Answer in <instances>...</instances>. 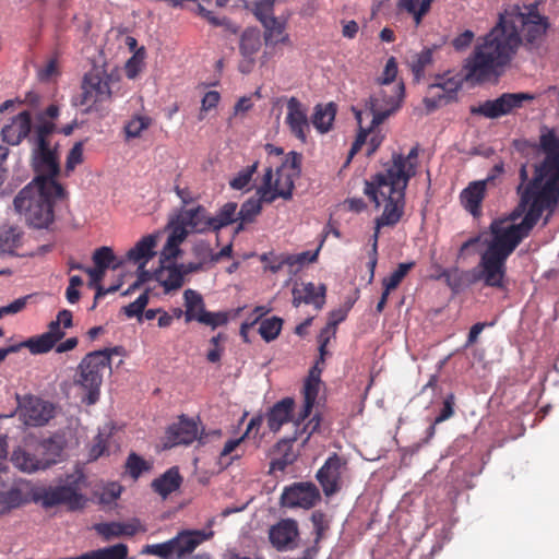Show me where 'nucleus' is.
<instances>
[{"instance_id":"obj_1","label":"nucleus","mask_w":559,"mask_h":559,"mask_svg":"<svg viewBox=\"0 0 559 559\" xmlns=\"http://www.w3.org/2000/svg\"><path fill=\"white\" fill-rule=\"evenodd\" d=\"M548 23L538 12V3L512 5L499 14L497 25L481 38L466 59L465 79L484 82L506 67L519 47L535 45L546 34Z\"/></svg>"},{"instance_id":"obj_2","label":"nucleus","mask_w":559,"mask_h":559,"mask_svg":"<svg viewBox=\"0 0 559 559\" xmlns=\"http://www.w3.org/2000/svg\"><path fill=\"white\" fill-rule=\"evenodd\" d=\"M418 147H413L406 156L394 153L392 163L384 171L378 173L365 181L364 193L376 207L384 205L382 214L377 217L379 227H393L404 215L405 191L409 180L416 175Z\"/></svg>"},{"instance_id":"obj_3","label":"nucleus","mask_w":559,"mask_h":559,"mask_svg":"<svg viewBox=\"0 0 559 559\" xmlns=\"http://www.w3.org/2000/svg\"><path fill=\"white\" fill-rule=\"evenodd\" d=\"M524 211L526 213L520 224L504 226V222L495 221L491 223L492 239L486 250L510 257L540 219L543 212L548 211L544 222V224H547L556 207L549 201H545L542 192L531 183L527 189L522 191V203H519L514 214L521 215Z\"/></svg>"},{"instance_id":"obj_4","label":"nucleus","mask_w":559,"mask_h":559,"mask_svg":"<svg viewBox=\"0 0 559 559\" xmlns=\"http://www.w3.org/2000/svg\"><path fill=\"white\" fill-rule=\"evenodd\" d=\"M63 187L50 178L35 177L14 198L16 213L35 228H47L55 218L53 201L62 198Z\"/></svg>"},{"instance_id":"obj_5","label":"nucleus","mask_w":559,"mask_h":559,"mask_svg":"<svg viewBox=\"0 0 559 559\" xmlns=\"http://www.w3.org/2000/svg\"><path fill=\"white\" fill-rule=\"evenodd\" d=\"M539 148L545 154L544 159L534 166L535 186L545 201L556 209L559 205V136L555 130L545 129L539 135Z\"/></svg>"},{"instance_id":"obj_6","label":"nucleus","mask_w":559,"mask_h":559,"mask_svg":"<svg viewBox=\"0 0 559 559\" xmlns=\"http://www.w3.org/2000/svg\"><path fill=\"white\" fill-rule=\"evenodd\" d=\"M117 353V347L94 350L79 364L74 383L82 391V402L86 405L99 400L104 374L111 371V356Z\"/></svg>"},{"instance_id":"obj_7","label":"nucleus","mask_w":559,"mask_h":559,"mask_svg":"<svg viewBox=\"0 0 559 559\" xmlns=\"http://www.w3.org/2000/svg\"><path fill=\"white\" fill-rule=\"evenodd\" d=\"M301 154L289 152L281 166L276 168L275 178L272 166L265 169L263 175L262 195L264 200L274 202L277 198L290 200L295 188V180L299 178L301 173Z\"/></svg>"},{"instance_id":"obj_8","label":"nucleus","mask_w":559,"mask_h":559,"mask_svg":"<svg viewBox=\"0 0 559 559\" xmlns=\"http://www.w3.org/2000/svg\"><path fill=\"white\" fill-rule=\"evenodd\" d=\"M83 483V474H72L68 475L64 481L57 486H37L33 502L40 503L45 509L66 506L70 511L81 510L86 503V499L81 492Z\"/></svg>"},{"instance_id":"obj_9","label":"nucleus","mask_w":559,"mask_h":559,"mask_svg":"<svg viewBox=\"0 0 559 559\" xmlns=\"http://www.w3.org/2000/svg\"><path fill=\"white\" fill-rule=\"evenodd\" d=\"M56 131L53 121H45L39 117V124L35 126L33 143L32 165L38 174L36 177L56 180L60 173L59 157L56 148L50 145L49 136Z\"/></svg>"},{"instance_id":"obj_10","label":"nucleus","mask_w":559,"mask_h":559,"mask_svg":"<svg viewBox=\"0 0 559 559\" xmlns=\"http://www.w3.org/2000/svg\"><path fill=\"white\" fill-rule=\"evenodd\" d=\"M212 536L213 532L182 530L167 542L145 545L141 554L156 556L162 559H183Z\"/></svg>"},{"instance_id":"obj_11","label":"nucleus","mask_w":559,"mask_h":559,"mask_svg":"<svg viewBox=\"0 0 559 559\" xmlns=\"http://www.w3.org/2000/svg\"><path fill=\"white\" fill-rule=\"evenodd\" d=\"M405 86L403 82L390 87H382L372 94L366 103V111L372 115L371 128H377L391 115L396 112L403 102Z\"/></svg>"},{"instance_id":"obj_12","label":"nucleus","mask_w":559,"mask_h":559,"mask_svg":"<svg viewBox=\"0 0 559 559\" xmlns=\"http://www.w3.org/2000/svg\"><path fill=\"white\" fill-rule=\"evenodd\" d=\"M81 88L78 104L85 106L86 112L98 110L103 103L111 99L110 76L98 69L84 75Z\"/></svg>"},{"instance_id":"obj_13","label":"nucleus","mask_w":559,"mask_h":559,"mask_svg":"<svg viewBox=\"0 0 559 559\" xmlns=\"http://www.w3.org/2000/svg\"><path fill=\"white\" fill-rule=\"evenodd\" d=\"M535 97L530 93H503L496 99H489L478 106H472V115L483 116L488 119H497L512 114L514 110L524 106L525 102H531Z\"/></svg>"},{"instance_id":"obj_14","label":"nucleus","mask_w":559,"mask_h":559,"mask_svg":"<svg viewBox=\"0 0 559 559\" xmlns=\"http://www.w3.org/2000/svg\"><path fill=\"white\" fill-rule=\"evenodd\" d=\"M51 444L50 440H45L36 447L34 452L19 447L12 452L11 462L23 473L32 474L45 471L57 463L55 457L47 454Z\"/></svg>"},{"instance_id":"obj_15","label":"nucleus","mask_w":559,"mask_h":559,"mask_svg":"<svg viewBox=\"0 0 559 559\" xmlns=\"http://www.w3.org/2000/svg\"><path fill=\"white\" fill-rule=\"evenodd\" d=\"M347 469L346 460L334 453L328 457L317 472L316 477L326 497H331L341 490Z\"/></svg>"},{"instance_id":"obj_16","label":"nucleus","mask_w":559,"mask_h":559,"mask_svg":"<svg viewBox=\"0 0 559 559\" xmlns=\"http://www.w3.org/2000/svg\"><path fill=\"white\" fill-rule=\"evenodd\" d=\"M508 258L509 257L504 254L486 250L480 257V271L476 278L483 281L485 286L500 289L504 288L507 274L506 262Z\"/></svg>"},{"instance_id":"obj_17","label":"nucleus","mask_w":559,"mask_h":559,"mask_svg":"<svg viewBox=\"0 0 559 559\" xmlns=\"http://www.w3.org/2000/svg\"><path fill=\"white\" fill-rule=\"evenodd\" d=\"M321 500L318 487L311 481L294 483L285 487L281 496V503L287 508H302L309 510Z\"/></svg>"},{"instance_id":"obj_18","label":"nucleus","mask_w":559,"mask_h":559,"mask_svg":"<svg viewBox=\"0 0 559 559\" xmlns=\"http://www.w3.org/2000/svg\"><path fill=\"white\" fill-rule=\"evenodd\" d=\"M19 416L25 425L40 427L55 416V407L39 397L26 396L19 403Z\"/></svg>"},{"instance_id":"obj_19","label":"nucleus","mask_w":559,"mask_h":559,"mask_svg":"<svg viewBox=\"0 0 559 559\" xmlns=\"http://www.w3.org/2000/svg\"><path fill=\"white\" fill-rule=\"evenodd\" d=\"M461 85L462 79L451 72L438 74L435 78V82L429 85L431 96L425 99L427 107L436 108L441 104H448L453 100Z\"/></svg>"},{"instance_id":"obj_20","label":"nucleus","mask_w":559,"mask_h":559,"mask_svg":"<svg viewBox=\"0 0 559 559\" xmlns=\"http://www.w3.org/2000/svg\"><path fill=\"white\" fill-rule=\"evenodd\" d=\"M298 523L294 519H283L269 530V540L277 551H288L297 547Z\"/></svg>"},{"instance_id":"obj_21","label":"nucleus","mask_w":559,"mask_h":559,"mask_svg":"<svg viewBox=\"0 0 559 559\" xmlns=\"http://www.w3.org/2000/svg\"><path fill=\"white\" fill-rule=\"evenodd\" d=\"M325 294L326 287L324 284L316 285L312 282L295 284L292 289V304L295 308L306 304L321 310L325 304Z\"/></svg>"},{"instance_id":"obj_22","label":"nucleus","mask_w":559,"mask_h":559,"mask_svg":"<svg viewBox=\"0 0 559 559\" xmlns=\"http://www.w3.org/2000/svg\"><path fill=\"white\" fill-rule=\"evenodd\" d=\"M32 127V114L24 110L1 129L2 141L9 145H19L23 140L31 139Z\"/></svg>"},{"instance_id":"obj_23","label":"nucleus","mask_w":559,"mask_h":559,"mask_svg":"<svg viewBox=\"0 0 559 559\" xmlns=\"http://www.w3.org/2000/svg\"><path fill=\"white\" fill-rule=\"evenodd\" d=\"M199 437V425L194 419L180 416L166 431L167 445L191 444Z\"/></svg>"},{"instance_id":"obj_24","label":"nucleus","mask_w":559,"mask_h":559,"mask_svg":"<svg viewBox=\"0 0 559 559\" xmlns=\"http://www.w3.org/2000/svg\"><path fill=\"white\" fill-rule=\"evenodd\" d=\"M36 488L37 486H33L31 481L14 483L10 488L0 492V507L2 510H11L33 502Z\"/></svg>"},{"instance_id":"obj_25","label":"nucleus","mask_w":559,"mask_h":559,"mask_svg":"<svg viewBox=\"0 0 559 559\" xmlns=\"http://www.w3.org/2000/svg\"><path fill=\"white\" fill-rule=\"evenodd\" d=\"M285 120L292 134L302 143H306L310 124L306 110L296 97H290L287 102V116Z\"/></svg>"},{"instance_id":"obj_26","label":"nucleus","mask_w":559,"mask_h":559,"mask_svg":"<svg viewBox=\"0 0 559 559\" xmlns=\"http://www.w3.org/2000/svg\"><path fill=\"white\" fill-rule=\"evenodd\" d=\"M321 372H322L321 368H319L318 366H313L310 369L307 379L305 380L304 390H302L304 406L300 409V412L298 413V416L296 419L297 427H299V425L301 423H304L311 415L312 408L316 404V401H317V397L319 394V389H320V383H321V379H320Z\"/></svg>"},{"instance_id":"obj_27","label":"nucleus","mask_w":559,"mask_h":559,"mask_svg":"<svg viewBox=\"0 0 559 559\" xmlns=\"http://www.w3.org/2000/svg\"><path fill=\"white\" fill-rule=\"evenodd\" d=\"M182 224L190 233L203 234L212 230V221L206 209L198 205L193 209H187L179 212Z\"/></svg>"},{"instance_id":"obj_28","label":"nucleus","mask_w":559,"mask_h":559,"mask_svg":"<svg viewBox=\"0 0 559 559\" xmlns=\"http://www.w3.org/2000/svg\"><path fill=\"white\" fill-rule=\"evenodd\" d=\"M295 401L285 397L275 403L266 414L267 427L272 432H277L282 426L293 419Z\"/></svg>"},{"instance_id":"obj_29","label":"nucleus","mask_w":559,"mask_h":559,"mask_svg":"<svg viewBox=\"0 0 559 559\" xmlns=\"http://www.w3.org/2000/svg\"><path fill=\"white\" fill-rule=\"evenodd\" d=\"M486 181L471 182L460 195L461 203L473 216L481 213V202L485 198Z\"/></svg>"},{"instance_id":"obj_30","label":"nucleus","mask_w":559,"mask_h":559,"mask_svg":"<svg viewBox=\"0 0 559 559\" xmlns=\"http://www.w3.org/2000/svg\"><path fill=\"white\" fill-rule=\"evenodd\" d=\"M154 280L164 287L165 293L179 289L185 282L183 272L176 264H162L154 271Z\"/></svg>"},{"instance_id":"obj_31","label":"nucleus","mask_w":559,"mask_h":559,"mask_svg":"<svg viewBox=\"0 0 559 559\" xmlns=\"http://www.w3.org/2000/svg\"><path fill=\"white\" fill-rule=\"evenodd\" d=\"M94 528L105 540H110L115 537L134 536L140 530V524L138 522H105L95 524Z\"/></svg>"},{"instance_id":"obj_32","label":"nucleus","mask_w":559,"mask_h":559,"mask_svg":"<svg viewBox=\"0 0 559 559\" xmlns=\"http://www.w3.org/2000/svg\"><path fill=\"white\" fill-rule=\"evenodd\" d=\"M298 439L294 436L289 439H282L276 443L275 457L271 461V469L284 472L288 465H292L297 456L293 451V443Z\"/></svg>"},{"instance_id":"obj_33","label":"nucleus","mask_w":559,"mask_h":559,"mask_svg":"<svg viewBox=\"0 0 559 559\" xmlns=\"http://www.w3.org/2000/svg\"><path fill=\"white\" fill-rule=\"evenodd\" d=\"M155 246L156 237L154 235L144 236L127 252L123 260L135 264L147 263L155 255Z\"/></svg>"},{"instance_id":"obj_34","label":"nucleus","mask_w":559,"mask_h":559,"mask_svg":"<svg viewBox=\"0 0 559 559\" xmlns=\"http://www.w3.org/2000/svg\"><path fill=\"white\" fill-rule=\"evenodd\" d=\"M181 483L182 477L180 476L178 468L171 467L152 481V488L159 496L166 498L179 489Z\"/></svg>"},{"instance_id":"obj_35","label":"nucleus","mask_w":559,"mask_h":559,"mask_svg":"<svg viewBox=\"0 0 559 559\" xmlns=\"http://www.w3.org/2000/svg\"><path fill=\"white\" fill-rule=\"evenodd\" d=\"M183 301L185 321L187 323L191 321L199 322V317L206 312L202 295L194 289L188 288L183 292Z\"/></svg>"},{"instance_id":"obj_36","label":"nucleus","mask_w":559,"mask_h":559,"mask_svg":"<svg viewBox=\"0 0 559 559\" xmlns=\"http://www.w3.org/2000/svg\"><path fill=\"white\" fill-rule=\"evenodd\" d=\"M262 189H263V181L261 182L260 187L257 189V197L249 198L247 201H245L241 204V207L238 212V218L239 221H242V223H252L255 217L261 213L262 211V204L267 203L271 204L272 202H269L264 200V197L262 195Z\"/></svg>"},{"instance_id":"obj_37","label":"nucleus","mask_w":559,"mask_h":559,"mask_svg":"<svg viewBox=\"0 0 559 559\" xmlns=\"http://www.w3.org/2000/svg\"><path fill=\"white\" fill-rule=\"evenodd\" d=\"M264 27V41L266 46H276L278 44L292 45L289 35L285 31V23L277 19L266 20Z\"/></svg>"},{"instance_id":"obj_38","label":"nucleus","mask_w":559,"mask_h":559,"mask_svg":"<svg viewBox=\"0 0 559 559\" xmlns=\"http://www.w3.org/2000/svg\"><path fill=\"white\" fill-rule=\"evenodd\" d=\"M335 115L336 106L333 103L317 105L311 120L312 124L320 133H325L331 130Z\"/></svg>"},{"instance_id":"obj_39","label":"nucleus","mask_w":559,"mask_h":559,"mask_svg":"<svg viewBox=\"0 0 559 559\" xmlns=\"http://www.w3.org/2000/svg\"><path fill=\"white\" fill-rule=\"evenodd\" d=\"M310 521L313 526L314 539L313 544L307 549H316L317 557L321 548L320 543L325 538L326 533L330 530L331 521L321 510L313 511L310 516Z\"/></svg>"},{"instance_id":"obj_40","label":"nucleus","mask_w":559,"mask_h":559,"mask_svg":"<svg viewBox=\"0 0 559 559\" xmlns=\"http://www.w3.org/2000/svg\"><path fill=\"white\" fill-rule=\"evenodd\" d=\"M92 260H93V262L95 264L94 267L103 270L105 272L109 267H111L112 270H118L124 263V260L123 259H118L115 255L114 250L110 247H107V246H104V247H100V248L96 249L93 252Z\"/></svg>"},{"instance_id":"obj_41","label":"nucleus","mask_w":559,"mask_h":559,"mask_svg":"<svg viewBox=\"0 0 559 559\" xmlns=\"http://www.w3.org/2000/svg\"><path fill=\"white\" fill-rule=\"evenodd\" d=\"M84 559H131L129 548L126 544L119 543L104 548L83 552Z\"/></svg>"},{"instance_id":"obj_42","label":"nucleus","mask_w":559,"mask_h":559,"mask_svg":"<svg viewBox=\"0 0 559 559\" xmlns=\"http://www.w3.org/2000/svg\"><path fill=\"white\" fill-rule=\"evenodd\" d=\"M212 230L218 231L222 228L239 221L237 212V203L227 202L225 203L215 216H211Z\"/></svg>"},{"instance_id":"obj_43","label":"nucleus","mask_w":559,"mask_h":559,"mask_svg":"<svg viewBox=\"0 0 559 559\" xmlns=\"http://www.w3.org/2000/svg\"><path fill=\"white\" fill-rule=\"evenodd\" d=\"M432 48H424L411 57L408 64L416 82L424 78L426 68L432 63Z\"/></svg>"},{"instance_id":"obj_44","label":"nucleus","mask_w":559,"mask_h":559,"mask_svg":"<svg viewBox=\"0 0 559 559\" xmlns=\"http://www.w3.org/2000/svg\"><path fill=\"white\" fill-rule=\"evenodd\" d=\"M245 440V436H241L238 439L228 440L223 450L219 453V464L224 467H228L234 461L239 460L245 450L241 449V443Z\"/></svg>"},{"instance_id":"obj_45","label":"nucleus","mask_w":559,"mask_h":559,"mask_svg":"<svg viewBox=\"0 0 559 559\" xmlns=\"http://www.w3.org/2000/svg\"><path fill=\"white\" fill-rule=\"evenodd\" d=\"M23 234L17 227H9L0 234V252L14 254L22 246Z\"/></svg>"},{"instance_id":"obj_46","label":"nucleus","mask_w":559,"mask_h":559,"mask_svg":"<svg viewBox=\"0 0 559 559\" xmlns=\"http://www.w3.org/2000/svg\"><path fill=\"white\" fill-rule=\"evenodd\" d=\"M261 48V37L257 29H246L240 38L239 50L242 57H254Z\"/></svg>"},{"instance_id":"obj_47","label":"nucleus","mask_w":559,"mask_h":559,"mask_svg":"<svg viewBox=\"0 0 559 559\" xmlns=\"http://www.w3.org/2000/svg\"><path fill=\"white\" fill-rule=\"evenodd\" d=\"M353 111H354L355 118L358 122L359 130H358V134L349 150L347 162H349L354 157V155H356L360 151V148L367 141L368 134L374 129V128H371V124L368 128L362 127V115H364L362 110L353 108Z\"/></svg>"},{"instance_id":"obj_48","label":"nucleus","mask_w":559,"mask_h":559,"mask_svg":"<svg viewBox=\"0 0 559 559\" xmlns=\"http://www.w3.org/2000/svg\"><path fill=\"white\" fill-rule=\"evenodd\" d=\"M283 326V319L278 317L267 318L261 321L259 326V334L265 342L274 341L281 333Z\"/></svg>"},{"instance_id":"obj_49","label":"nucleus","mask_w":559,"mask_h":559,"mask_svg":"<svg viewBox=\"0 0 559 559\" xmlns=\"http://www.w3.org/2000/svg\"><path fill=\"white\" fill-rule=\"evenodd\" d=\"M20 345L27 347L32 354H44L48 353L56 343L51 340L50 335L43 333L41 335L28 338Z\"/></svg>"},{"instance_id":"obj_50","label":"nucleus","mask_w":559,"mask_h":559,"mask_svg":"<svg viewBox=\"0 0 559 559\" xmlns=\"http://www.w3.org/2000/svg\"><path fill=\"white\" fill-rule=\"evenodd\" d=\"M433 0H401L402 7L414 15L416 25H419L423 16L430 10Z\"/></svg>"},{"instance_id":"obj_51","label":"nucleus","mask_w":559,"mask_h":559,"mask_svg":"<svg viewBox=\"0 0 559 559\" xmlns=\"http://www.w3.org/2000/svg\"><path fill=\"white\" fill-rule=\"evenodd\" d=\"M152 123V119L147 116H135L131 118L124 126L127 139H135L146 130Z\"/></svg>"},{"instance_id":"obj_52","label":"nucleus","mask_w":559,"mask_h":559,"mask_svg":"<svg viewBox=\"0 0 559 559\" xmlns=\"http://www.w3.org/2000/svg\"><path fill=\"white\" fill-rule=\"evenodd\" d=\"M126 468L133 479H138L143 472L151 469V464L136 453L132 452L127 459Z\"/></svg>"},{"instance_id":"obj_53","label":"nucleus","mask_w":559,"mask_h":559,"mask_svg":"<svg viewBox=\"0 0 559 559\" xmlns=\"http://www.w3.org/2000/svg\"><path fill=\"white\" fill-rule=\"evenodd\" d=\"M415 266V262L400 263L397 269L392 272L388 277H384L382 281L383 287H388V289H395L406 274Z\"/></svg>"},{"instance_id":"obj_54","label":"nucleus","mask_w":559,"mask_h":559,"mask_svg":"<svg viewBox=\"0 0 559 559\" xmlns=\"http://www.w3.org/2000/svg\"><path fill=\"white\" fill-rule=\"evenodd\" d=\"M438 278H444L453 292H459L464 283V273L459 267L443 269Z\"/></svg>"},{"instance_id":"obj_55","label":"nucleus","mask_w":559,"mask_h":559,"mask_svg":"<svg viewBox=\"0 0 559 559\" xmlns=\"http://www.w3.org/2000/svg\"><path fill=\"white\" fill-rule=\"evenodd\" d=\"M258 162H254L252 165L245 167L241 169L229 182L230 187L235 190H242L246 188L251 179L254 173L258 169Z\"/></svg>"},{"instance_id":"obj_56","label":"nucleus","mask_w":559,"mask_h":559,"mask_svg":"<svg viewBox=\"0 0 559 559\" xmlns=\"http://www.w3.org/2000/svg\"><path fill=\"white\" fill-rule=\"evenodd\" d=\"M148 304V292L142 293L133 302L124 306L122 311L128 318L136 317L139 321H142L143 311Z\"/></svg>"},{"instance_id":"obj_57","label":"nucleus","mask_w":559,"mask_h":559,"mask_svg":"<svg viewBox=\"0 0 559 559\" xmlns=\"http://www.w3.org/2000/svg\"><path fill=\"white\" fill-rule=\"evenodd\" d=\"M228 321L229 312L227 311L211 312L206 310L203 316L199 317V323L211 326L212 329L226 325Z\"/></svg>"},{"instance_id":"obj_58","label":"nucleus","mask_w":559,"mask_h":559,"mask_svg":"<svg viewBox=\"0 0 559 559\" xmlns=\"http://www.w3.org/2000/svg\"><path fill=\"white\" fill-rule=\"evenodd\" d=\"M168 227L170 229V233L168 235L170 241H176L177 243L180 245L186 240L190 233L188 227L182 224L179 214L175 218L170 219V222L168 223Z\"/></svg>"},{"instance_id":"obj_59","label":"nucleus","mask_w":559,"mask_h":559,"mask_svg":"<svg viewBox=\"0 0 559 559\" xmlns=\"http://www.w3.org/2000/svg\"><path fill=\"white\" fill-rule=\"evenodd\" d=\"M397 75V62L394 57L388 59L382 75L378 78V83L384 85V87L392 86L391 83L394 82Z\"/></svg>"},{"instance_id":"obj_60","label":"nucleus","mask_w":559,"mask_h":559,"mask_svg":"<svg viewBox=\"0 0 559 559\" xmlns=\"http://www.w3.org/2000/svg\"><path fill=\"white\" fill-rule=\"evenodd\" d=\"M273 0H260L254 4V14L262 25L267 24L266 20L275 19L273 16Z\"/></svg>"},{"instance_id":"obj_61","label":"nucleus","mask_w":559,"mask_h":559,"mask_svg":"<svg viewBox=\"0 0 559 559\" xmlns=\"http://www.w3.org/2000/svg\"><path fill=\"white\" fill-rule=\"evenodd\" d=\"M83 162V144L78 142L73 145L67 156L66 168L68 171L73 170L79 164Z\"/></svg>"},{"instance_id":"obj_62","label":"nucleus","mask_w":559,"mask_h":559,"mask_svg":"<svg viewBox=\"0 0 559 559\" xmlns=\"http://www.w3.org/2000/svg\"><path fill=\"white\" fill-rule=\"evenodd\" d=\"M180 243H177L176 241H170L169 238H167L166 243L163 247V250L160 252V263L165 264L167 262H170L175 260L180 254Z\"/></svg>"},{"instance_id":"obj_63","label":"nucleus","mask_w":559,"mask_h":559,"mask_svg":"<svg viewBox=\"0 0 559 559\" xmlns=\"http://www.w3.org/2000/svg\"><path fill=\"white\" fill-rule=\"evenodd\" d=\"M454 405L455 397L454 394L451 393L444 399L442 409L440 411V414L435 418V424H440L451 418L454 415Z\"/></svg>"},{"instance_id":"obj_64","label":"nucleus","mask_w":559,"mask_h":559,"mask_svg":"<svg viewBox=\"0 0 559 559\" xmlns=\"http://www.w3.org/2000/svg\"><path fill=\"white\" fill-rule=\"evenodd\" d=\"M221 99L219 93L216 91H209L202 98L201 102V111L199 115V120L204 119V112L215 108Z\"/></svg>"}]
</instances>
